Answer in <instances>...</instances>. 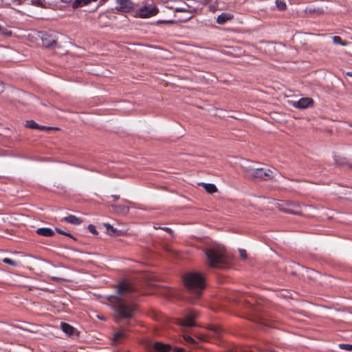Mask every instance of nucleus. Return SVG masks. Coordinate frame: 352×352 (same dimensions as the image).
<instances>
[{"label": "nucleus", "instance_id": "obj_8", "mask_svg": "<svg viewBox=\"0 0 352 352\" xmlns=\"http://www.w3.org/2000/svg\"><path fill=\"white\" fill-rule=\"evenodd\" d=\"M284 212L299 215L302 214L299 204L296 202H290L287 204V207L281 209Z\"/></svg>", "mask_w": 352, "mask_h": 352}, {"label": "nucleus", "instance_id": "obj_22", "mask_svg": "<svg viewBox=\"0 0 352 352\" xmlns=\"http://www.w3.org/2000/svg\"><path fill=\"white\" fill-rule=\"evenodd\" d=\"M338 348L341 350L351 351H352V344L341 343V344H338Z\"/></svg>", "mask_w": 352, "mask_h": 352}, {"label": "nucleus", "instance_id": "obj_20", "mask_svg": "<svg viewBox=\"0 0 352 352\" xmlns=\"http://www.w3.org/2000/svg\"><path fill=\"white\" fill-rule=\"evenodd\" d=\"M333 42L336 45H340L342 46L346 45V43L344 41L342 38L339 36H334L333 37Z\"/></svg>", "mask_w": 352, "mask_h": 352}, {"label": "nucleus", "instance_id": "obj_17", "mask_svg": "<svg viewBox=\"0 0 352 352\" xmlns=\"http://www.w3.org/2000/svg\"><path fill=\"white\" fill-rule=\"evenodd\" d=\"M204 185L205 190L210 193L212 194L217 191V188L214 184H203Z\"/></svg>", "mask_w": 352, "mask_h": 352}, {"label": "nucleus", "instance_id": "obj_16", "mask_svg": "<svg viewBox=\"0 0 352 352\" xmlns=\"http://www.w3.org/2000/svg\"><path fill=\"white\" fill-rule=\"evenodd\" d=\"M61 329L65 334L69 336H72L76 331V329L74 327L66 322L61 323Z\"/></svg>", "mask_w": 352, "mask_h": 352}, {"label": "nucleus", "instance_id": "obj_2", "mask_svg": "<svg viewBox=\"0 0 352 352\" xmlns=\"http://www.w3.org/2000/svg\"><path fill=\"white\" fill-rule=\"evenodd\" d=\"M184 282L188 290L196 298H199L205 289L206 282L204 275L199 272H192L184 276Z\"/></svg>", "mask_w": 352, "mask_h": 352}, {"label": "nucleus", "instance_id": "obj_43", "mask_svg": "<svg viewBox=\"0 0 352 352\" xmlns=\"http://www.w3.org/2000/svg\"><path fill=\"white\" fill-rule=\"evenodd\" d=\"M14 1H20L21 0H13Z\"/></svg>", "mask_w": 352, "mask_h": 352}, {"label": "nucleus", "instance_id": "obj_9", "mask_svg": "<svg viewBox=\"0 0 352 352\" xmlns=\"http://www.w3.org/2000/svg\"><path fill=\"white\" fill-rule=\"evenodd\" d=\"M41 41L43 45L45 47H52L56 45V41L53 35L47 32H42Z\"/></svg>", "mask_w": 352, "mask_h": 352}, {"label": "nucleus", "instance_id": "obj_24", "mask_svg": "<svg viewBox=\"0 0 352 352\" xmlns=\"http://www.w3.org/2000/svg\"><path fill=\"white\" fill-rule=\"evenodd\" d=\"M124 336V334L122 332L118 331L114 334L113 336V342H118L120 339L122 338Z\"/></svg>", "mask_w": 352, "mask_h": 352}, {"label": "nucleus", "instance_id": "obj_33", "mask_svg": "<svg viewBox=\"0 0 352 352\" xmlns=\"http://www.w3.org/2000/svg\"><path fill=\"white\" fill-rule=\"evenodd\" d=\"M346 165L349 168H350L351 169H352V161L349 162V161H348V160H347V162H346Z\"/></svg>", "mask_w": 352, "mask_h": 352}, {"label": "nucleus", "instance_id": "obj_4", "mask_svg": "<svg viewBox=\"0 0 352 352\" xmlns=\"http://www.w3.org/2000/svg\"><path fill=\"white\" fill-rule=\"evenodd\" d=\"M159 12L158 8L153 3H147L136 10V15L142 19L155 16Z\"/></svg>", "mask_w": 352, "mask_h": 352}, {"label": "nucleus", "instance_id": "obj_28", "mask_svg": "<svg viewBox=\"0 0 352 352\" xmlns=\"http://www.w3.org/2000/svg\"><path fill=\"white\" fill-rule=\"evenodd\" d=\"M32 2L33 5H35V6H39V7L43 6V3H42V1L41 0H32Z\"/></svg>", "mask_w": 352, "mask_h": 352}, {"label": "nucleus", "instance_id": "obj_12", "mask_svg": "<svg viewBox=\"0 0 352 352\" xmlns=\"http://www.w3.org/2000/svg\"><path fill=\"white\" fill-rule=\"evenodd\" d=\"M233 18L234 15L231 12H222L217 16L216 22L219 25H224Z\"/></svg>", "mask_w": 352, "mask_h": 352}, {"label": "nucleus", "instance_id": "obj_11", "mask_svg": "<svg viewBox=\"0 0 352 352\" xmlns=\"http://www.w3.org/2000/svg\"><path fill=\"white\" fill-rule=\"evenodd\" d=\"M196 313H190L186 315L181 321L180 324L184 327H191L195 325Z\"/></svg>", "mask_w": 352, "mask_h": 352}, {"label": "nucleus", "instance_id": "obj_6", "mask_svg": "<svg viewBox=\"0 0 352 352\" xmlns=\"http://www.w3.org/2000/svg\"><path fill=\"white\" fill-rule=\"evenodd\" d=\"M115 9L120 12L128 13L133 8V3L131 0H116Z\"/></svg>", "mask_w": 352, "mask_h": 352}, {"label": "nucleus", "instance_id": "obj_19", "mask_svg": "<svg viewBox=\"0 0 352 352\" xmlns=\"http://www.w3.org/2000/svg\"><path fill=\"white\" fill-rule=\"evenodd\" d=\"M335 163L338 165H346L347 160L345 157L335 155L334 157Z\"/></svg>", "mask_w": 352, "mask_h": 352}, {"label": "nucleus", "instance_id": "obj_35", "mask_svg": "<svg viewBox=\"0 0 352 352\" xmlns=\"http://www.w3.org/2000/svg\"><path fill=\"white\" fill-rule=\"evenodd\" d=\"M3 89H4V87H3V83L0 81V94L2 93L3 91Z\"/></svg>", "mask_w": 352, "mask_h": 352}, {"label": "nucleus", "instance_id": "obj_1", "mask_svg": "<svg viewBox=\"0 0 352 352\" xmlns=\"http://www.w3.org/2000/svg\"><path fill=\"white\" fill-rule=\"evenodd\" d=\"M132 291V287L130 283L122 280L119 281L116 286V294L107 296V300L111 304V307L116 314L118 320L129 321L133 318L136 307L135 305L127 302L120 296Z\"/></svg>", "mask_w": 352, "mask_h": 352}, {"label": "nucleus", "instance_id": "obj_10", "mask_svg": "<svg viewBox=\"0 0 352 352\" xmlns=\"http://www.w3.org/2000/svg\"><path fill=\"white\" fill-rule=\"evenodd\" d=\"M171 349V346L168 344H164L160 342H156L149 349V352H169Z\"/></svg>", "mask_w": 352, "mask_h": 352}, {"label": "nucleus", "instance_id": "obj_39", "mask_svg": "<svg viewBox=\"0 0 352 352\" xmlns=\"http://www.w3.org/2000/svg\"><path fill=\"white\" fill-rule=\"evenodd\" d=\"M60 1H61L62 2H63V3H67L71 2L72 0H60Z\"/></svg>", "mask_w": 352, "mask_h": 352}, {"label": "nucleus", "instance_id": "obj_23", "mask_svg": "<svg viewBox=\"0 0 352 352\" xmlns=\"http://www.w3.org/2000/svg\"><path fill=\"white\" fill-rule=\"evenodd\" d=\"M2 261L6 264H8L14 267H16L18 265V263L16 261H14L10 258H4Z\"/></svg>", "mask_w": 352, "mask_h": 352}, {"label": "nucleus", "instance_id": "obj_13", "mask_svg": "<svg viewBox=\"0 0 352 352\" xmlns=\"http://www.w3.org/2000/svg\"><path fill=\"white\" fill-rule=\"evenodd\" d=\"M111 206L119 214L126 215L129 212V207L126 205L111 204Z\"/></svg>", "mask_w": 352, "mask_h": 352}, {"label": "nucleus", "instance_id": "obj_15", "mask_svg": "<svg viewBox=\"0 0 352 352\" xmlns=\"http://www.w3.org/2000/svg\"><path fill=\"white\" fill-rule=\"evenodd\" d=\"M36 234L41 236L50 237L54 235V232L50 228H40L36 231Z\"/></svg>", "mask_w": 352, "mask_h": 352}, {"label": "nucleus", "instance_id": "obj_40", "mask_svg": "<svg viewBox=\"0 0 352 352\" xmlns=\"http://www.w3.org/2000/svg\"><path fill=\"white\" fill-rule=\"evenodd\" d=\"M124 201H125L126 203L129 204H133V203L130 201H128V200H126V199H123Z\"/></svg>", "mask_w": 352, "mask_h": 352}, {"label": "nucleus", "instance_id": "obj_5", "mask_svg": "<svg viewBox=\"0 0 352 352\" xmlns=\"http://www.w3.org/2000/svg\"><path fill=\"white\" fill-rule=\"evenodd\" d=\"M248 176L261 180H268L274 177L273 172L271 170L262 168L250 169L248 172Z\"/></svg>", "mask_w": 352, "mask_h": 352}, {"label": "nucleus", "instance_id": "obj_7", "mask_svg": "<svg viewBox=\"0 0 352 352\" xmlns=\"http://www.w3.org/2000/svg\"><path fill=\"white\" fill-rule=\"evenodd\" d=\"M314 104V100L309 97L301 98L297 101L292 102V106L299 109H305L309 107H313Z\"/></svg>", "mask_w": 352, "mask_h": 352}, {"label": "nucleus", "instance_id": "obj_41", "mask_svg": "<svg viewBox=\"0 0 352 352\" xmlns=\"http://www.w3.org/2000/svg\"><path fill=\"white\" fill-rule=\"evenodd\" d=\"M107 226H108V228L109 227V228H111V229H113V226H111V225L108 224V225H107Z\"/></svg>", "mask_w": 352, "mask_h": 352}, {"label": "nucleus", "instance_id": "obj_25", "mask_svg": "<svg viewBox=\"0 0 352 352\" xmlns=\"http://www.w3.org/2000/svg\"><path fill=\"white\" fill-rule=\"evenodd\" d=\"M88 230L91 234H93L94 235H97L98 233L96 230V228L92 224H90L88 226Z\"/></svg>", "mask_w": 352, "mask_h": 352}, {"label": "nucleus", "instance_id": "obj_21", "mask_svg": "<svg viewBox=\"0 0 352 352\" xmlns=\"http://www.w3.org/2000/svg\"><path fill=\"white\" fill-rule=\"evenodd\" d=\"M28 128L33 129H38V127H40V125H38L37 123H36L34 120H28L26 122V125Z\"/></svg>", "mask_w": 352, "mask_h": 352}, {"label": "nucleus", "instance_id": "obj_18", "mask_svg": "<svg viewBox=\"0 0 352 352\" xmlns=\"http://www.w3.org/2000/svg\"><path fill=\"white\" fill-rule=\"evenodd\" d=\"M276 6L280 11H284L287 9L285 0H276Z\"/></svg>", "mask_w": 352, "mask_h": 352}, {"label": "nucleus", "instance_id": "obj_14", "mask_svg": "<svg viewBox=\"0 0 352 352\" xmlns=\"http://www.w3.org/2000/svg\"><path fill=\"white\" fill-rule=\"evenodd\" d=\"M61 221H65L73 225H80L82 223V220L80 218L77 217L76 216L73 214H69L67 217H63L61 219Z\"/></svg>", "mask_w": 352, "mask_h": 352}, {"label": "nucleus", "instance_id": "obj_44", "mask_svg": "<svg viewBox=\"0 0 352 352\" xmlns=\"http://www.w3.org/2000/svg\"><path fill=\"white\" fill-rule=\"evenodd\" d=\"M102 1H105L106 0H102Z\"/></svg>", "mask_w": 352, "mask_h": 352}, {"label": "nucleus", "instance_id": "obj_32", "mask_svg": "<svg viewBox=\"0 0 352 352\" xmlns=\"http://www.w3.org/2000/svg\"><path fill=\"white\" fill-rule=\"evenodd\" d=\"M5 29H3L1 25H0V34H6L7 33L5 32Z\"/></svg>", "mask_w": 352, "mask_h": 352}, {"label": "nucleus", "instance_id": "obj_31", "mask_svg": "<svg viewBox=\"0 0 352 352\" xmlns=\"http://www.w3.org/2000/svg\"><path fill=\"white\" fill-rule=\"evenodd\" d=\"M175 12H186V9L184 8H177L175 9Z\"/></svg>", "mask_w": 352, "mask_h": 352}, {"label": "nucleus", "instance_id": "obj_34", "mask_svg": "<svg viewBox=\"0 0 352 352\" xmlns=\"http://www.w3.org/2000/svg\"><path fill=\"white\" fill-rule=\"evenodd\" d=\"M183 349L182 348L175 347L174 349V352H182Z\"/></svg>", "mask_w": 352, "mask_h": 352}, {"label": "nucleus", "instance_id": "obj_27", "mask_svg": "<svg viewBox=\"0 0 352 352\" xmlns=\"http://www.w3.org/2000/svg\"><path fill=\"white\" fill-rule=\"evenodd\" d=\"M239 254H240L241 258H243V259L247 258L248 254H247V252H246L245 250H244V249H239Z\"/></svg>", "mask_w": 352, "mask_h": 352}, {"label": "nucleus", "instance_id": "obj_26", "mask_svg": "<svg viewBox=\"0 0 352 352\" xmlns=\"http://www.w3.org/2000/svg\"><path fill=\"white\" fill-rule=\"evenodd\" d=\"M55 230H56V231L57 232H58V233H59V234H63V235H65V236H69V237H71V238L72 237V235H71V234H69V232H65V231H64V230H61L60 228H56V229H55Z\"/></svg>", "mask_w": 352, "mask_h": 352}, {"label": "nucleus", "instance_id": "obj_29", "mask_svg": "<svg viewBox=\"0 0 352 352\" xmlns=\"http://www.w3.org/2000/svg\"><path fill=\"white\" fill-rule=\"evenodd\" d=\"M184 338L189 343H194L195 342L193 338L190 337V336H186V337H184Z\"/></svg>", "mask_w": 352, "mask_h": 352}, {"label": "nucleus", "instance_id": "obj_3", "mask_svg": "<svg viewBox=\"0 0 352 352\" xmlns=\"http://www.w3.org/2000/svg\"><path fill=\"white\" fill-rule=\"evenodd\" d=\"M208 265L212 268L224 269L228 267V261L223 249L210 247L206 250Z\"/></svg>", "mask_w": 352, "mask_h": 352}, {"label": "nucleus", "instance_id": "obj_36", "mask_svg": "<svg viewBox=\"0 0 352 352\" xmlns=\"http://www.w3.org/2000/svg\"><path fill=\"white\" fill-rule=\"evenodd\" d=\"M38 129L41 130V131H44V130L48 129V127L45 126H40V127H38Z\"/></svg>", "mask_w": 352, "mask_h": 352}, {"label": "nucleus", "instance_id": "obj_42", "mask_svg": "<svg viewBox=\"0 0 352 352\" xmlns=\"http://www.w3.org/2000/svg\"><path fill=\"white\" fill-rule=\"evenodd\" d=\"M163 23H170V21H162Z\"/></svg>", "mask_w": 352, "mask_h": 352}, {"label": "nucleus", "instance_id": "obj_30", "mask_svg": "<svg viewBox=\"0 0 352 352\" xmlns=\"http://www.w3.org/2000/svg\"><path fill=\"white\" fill-rule=\"evenodd\" d=\"M162 230H164V231H166V232H167L168 233H172L173 232L171 228H168V227L163 228Z\"/></svg>", "mask_w": 352, "mask_h": 352}, {"label": "nucleus", "instance_id": "obj_37", "mask_svg": "<svg viewBox=\"0 0 352 352\" xmlns=\"http://www.w3.org/2000/svg\"><path fill=\"white\" fill-rule=\"evenodd\" d=\"M111 197H112L114 199H116V200H117V199H120V195H111Z\"/></svg>", "mask_w": 352, "mask_h": 352}, {"label": "nucleus", "instance_id": "obj_38", "mask_svg": "<svg viewBox=\"0 0 352 352\" xmlns=\"http://www.w3.org/2000/svg\"><path fill=\"white\" fill-rule=\"evenodd\" d=\"M346 75L348 76L352 77V72H348L346 73Z\"/></svg>", "mask_w": 352, "mask_h": 352}]
</instances>
